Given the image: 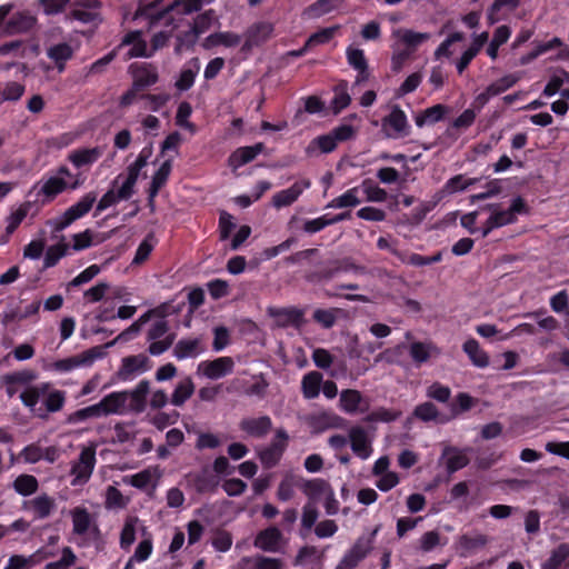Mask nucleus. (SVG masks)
Segmentation results:
<instances>
[{"mask_svg": "<svg viewBox=\"0 0 569 569\" xmlns=\"http://www.w3.org/2000/svg\"><path fill=\"white\" fill-rule=\"evenodd\" d=\"M13 3H4L0 6V29L4 36H16L29 33L37 26V18L27 10L18 11L8 16L13 9Z\"/></svg>", "mask_w": 569, "mask_h": 569, "instance_id": "1", "label": "nucleus"}, {"mask_svg": "<svg viewBox=\"0 0 569 569\" xmlns=\"http://www.w3.org/2000/svg\"><path fill=\"white\" fill-rule=\"evenodd\" d=\"M113 346V342L106 345L94 346L84 350L83 352L68 357L64 359L56 360L51 368L57 372H70L79 367H91L94 361L103 359L107 356L106 349Z\"/></svg>", "mask_w": 569, "mask_h": 569, "instance_id": "2", "label": "nucleus"}, {"mask_svg": "<svg viewBox=\"0 0 569 569\" xmlns=\"http://www.w3.org/2000/svg\"><path fill=\"white\" fill-rule=\"evenodd\" d=\"M96 200L97 194L94 192H88L77 203L68 208L62 216L50 220L49 223L53 226L56 232H60L76 220L84 217L91 210Z\"/></svg>", "mask_w": 569, "mask_h": 569, "instance_id": "3", "label": "nucleus"}, {"mask_svg": "<svg viewBox=\"0 0 569 569\" xmlns=\"http://www.w3.org/2000/svg\"><path fill=\"white\" fill-rule=\"evenodd\" d=\"M381 129L387 138H406L411 133V126L406 112L398 104H393L389 114L381 120Z\"/></svg>", "mask_w": 569, "mask_h": 569, "instance_id": "4", "label": "nucleus"}, {"mask_svg": "<svg viewBox=\"0 0 569 569\" xmlns=\"http://www.w3.org/2000/svg\"><path fill=\"white\" fill-rule=\"evenodd\" d=\"M487 208L491 211V214L489 216L490 222L496 228L515 223L517 221V214L529 213V207L520 196L512 199L511 204L507 210H499V204L496 203L488 204Z\"/></svg>", "mask_w": 569, "mask_h": 569, "instance_id": "5", "label": "nucleus"}, {"mask_svg": "<svg viewBox=\"0 0 569 569\" xmlns=\"http://www.w3.org/2000/svg\"><path fill=\"white\" fill-rule=\"evenodd\" d=\"M128 71L132 77V84L136 89L143 91L159 81V71L157 66L151 62H133Z\"/></svg>", "mask_w": 569, "mask_h": 569, "instance_id": "6", "label": "nucleus"}, {"mask_svg": "<svg viewBox=\"0 0 569 569\" xmlns=\"http://www.w3.org/2000/svg\"><path fill=\"white\" fill-rule=\"evenodd\" d=\"M151 369L150 359L143 355H132L122 358L121 366L117 371V377L120 381H130L136 376L147 372Z\"/></svg>", "mask_w": 569, "mask_h": 569, "instance_id": "7", "label": "nucleus"}, {"mask_svg": "<svg viewBox=\"0 0 569 569\" xmlns=\"http://www.w3.org/2000/svg\"><path fill=\"white\" fill-rule=\"evenodd\" d=\"M288 439L289 436L286 430L278 429L276 431V437L269 447L264 448L259 453L260 461L264 468H273L279 463L283 452L287 449Z\"/></svg>", "mask_w": 569, "mask_h": 569, "instance_id": "8", "label": "nucleus"}, {"mask_svg": "<svg viewBox=\"0 0 569 569\" xmlns=\"http://www.w3.org/2000/svg\"><path fill=\"white\" fill-rule=\"evenodd\" d=\"M96 462V445L91 443L82 448L78 460L71 467V475L79 482H87L93 472Z\"/></svg>", "mask_w": 569, "mask_h": 569, "instance_id": "9", "label": "nucleus"}, {"mask_svg": "<svg viewBox=\"0 0 569 569\" xmlns=\"http://www.w3.org/2000/svg\"><path fill=\"white\" fill-rule=\"evenodd\" d=\"M127 46H131V48L124 54L123 61H129L133 58L152 57V52L148 50L147 41L142 38V31L140 30H132L127 32L117 47H120L121 50L123 47Z\"/></svg>", "mask_w": 569, "mask_h": 569, "instance_id": "10", "label": "nucleus"}, {"mask_svg": "<svg viewBox=\"0 0 569 569\" xmlns=\"http://www.w3.org/2000/svg\"><path fill=\"white\" fill-rule=\"evenodd\" d=\"M78 186V181L69 186L62 177H50L42 183L41 188L39 189L37 193V200L41 201L42 204H47L53 201L58 194L62 193L68 188L77 189Z\"/></svg>", "mask_w": 569, "mask_h": 569, "instance_id": "11", "label": "nucleus"}, {"mask_svg": "<svg viewBox=\"0 0 569 569\" xmlns=\"http://www.w3.org/2000/svg\"><path fill=\"white\" fill-rule=\"evenodd\" d=\"M234 362L230 357H220L214 360L201 361L198 371L209 379L216 380L231 373Z\"/></svg>", "mask_w": 569, "mask_h": 569, "instance_id": "12", "label": "nucleus"}, {"mask_svg": "<svg viewBox=\"0 0 569 569\" xmlns=\"http://www.w3.org/2000/svg\"><path fill=\"white\" fill-rule=\"evenodd\" d=\"M311 187L309 179H303L295 182L291 187L280 190L272 196V204L277 209L291 206L298 200L306 189Z\"/></svg>", "mask_w": 569, "mask_h": 569, "instance_id": "13", "label": "nucleus"}, {"mask_svg": "<svg viewBox=\"0 0 569 569\" xmlns=\"http://www.w3.org/2000/svg\"><path fill=\"white\" fill-rule=\"evenodd\" d=\"M269 315L276 320L278 326L283 328L289 326L299 328L305 322L303 310L298 309L296 307L270 308Z\"/></svg>", "mask_w": 569, "mask_h": 569, "instance_id": "14", "label": "nucleus"}, {"mask_svg": "<svg viewBox=\"0 0 569 569\" xmlns=\"http://www.w3.org/2000/svg\"><path fill=\"white\" fill-rule=\"evenodd\" d=\"M264 144L257 142L253 146H246L237 148L228 159L229 167L236 171L244 164L253 161L256 157L264 151Z\"/></svg>", "mask_w": 569, "mask_h": 569, "instance_id": "15", "label": "nucleus"}, {"mask_svg": "<svg viewBox=\"0 0 569 569\" xmlns=\"http://www.w3.org/2000/svg\"><path fill=\"white\" fill-rule=\"evenodd\" d=\"M349 440L352 452L360 459H368L372 453L371 441L367 431L359 426L349 430Z\"/></svg>", "mask_w": 569, "mask_h": 569, "instance_id": "16", "label": "nucleus"}, {"mask_svg": "<svg viewBox=\"0 0 569 569\" xmlns=\"http://www.w3.org/2000/svg\"><path fill=\"white\" fill-rule=\"evenodd\" d=\"M186 481L199 495L212 493L219 486V479L213 475H209L206 470L188 473Z\"/></svg>", "mask_w": 569, "mask_h": 569, "instance_id": "17", "label": "nucleus"}, {"mask_svg": "<svg viewBox=\"0 0 569 569\" xmlns=\"http://www.w3.org/2000/svg\"><path fill=\"white\" fill-rule=\"evenodd\" d=\"M239 428L241 431L253 438H263L272 429V420L269 416L258 418H243Z\"/></svg>", "mask_w": 569, "mask_h": 569, "instance_id": "18", "label": "nucleus"}, {"mask_svg": "<svg viewBox=\"0 0 569 569\" xmlns=\"http://www.w3.org/2000/svg\"><path fill=\"white\" fill-rule=\"evenodd\" d=\"M339 402L341 410L349 415L357 411L365 412L369 409V403L363 400L361 392L356 389L342 390Z\"/></svg>", "mask_w": 569, "mask_h": 569, "instance_id": "19", "label": "nucleus"}, {"mask_svg": "<svg viewBox=\"0 0 569 569\" xmlns=\"http://www.w3.org/2000/svg\"><path fill=\"white\" fill-rule=\"evenodd\" d=\"M369 551V543L363 542L361 539L358 540L343 556L336 569H355Z\"/></svg>", "mask_w": 569, "mask_h": 569, "instance_id": "20", "label": "nucleus"}, {"mask_svg": "<svg viewBox=\"0 0 569 569\" xmlns=\"http://www.w3.org/2000/svg\"><path fill=\"white\" fill-rule=\"evenodd\" d=\"M282 533L277 527H269L261 530L254 538V547L268 551L276 552L281 541Z\"/></svg>", "mask_w": 569, "mask_h": 569, "instance_id": "21", "label": "nucleus"}, {"mask_svg": "<svg viewBox=\"0 0 569 569\" xmlns=\"http://www.w3.org/2000/svg\"><path fill=\"white\" fill-rule=\"evenodd\" d=\"M23 507L32 510L36 519H46L56 509V500L47 493H43L32 500L26 501Z\"/></svg>", "mask_w": 569, "mask_h": 569, "instance_id": "22", "label": "nucleus"}, {"mask_svg": "<svg viewBox=\"0 0 569 569\" xmlns=\"http://www.w3.org/2000/svg\"><path fill=\"white\" fill-rule=\"evenodd\" d=\"M150 391V382L143 379L138 382L133 390L127 391L130 398V409L134 412H143L147 407V396Z\"/></svg>", "mask_w": 569, "mask_h": 569, "instance_id": "23", "label": "nucleus"}, {"mask_svg": "<svg viewBox=\"0 0 569 569\" xmlns=\"http://www.w3.org/2000/svg\"><path fill=\"white\" fill-rule=\"evenodd\" d=\"M448 111L449 107H447L446 104L438 103L430 108H427L426 110L417 114L415 117V122L419 128L426 124H435L443 120Z\"/></svg>", "mask_w": 569, "mask_h": 569, "instance_id": "24", "label": "nucleus"}, {"mask_svg": "<svg viewBox=\"0 0 569 569\" xmlns=\"http://www.w3.org/2000/svg\"><path fill=\"white\" fill-rule=\"evenodd\" d=\"M102 154L99 147L82 148L72 151L68 159L76 168H82L94 163Z\"/></svg>", "mask_w": 569, "mask_h": 569, "instance_id": "25", "label": "nucleus"}, {"mask_svg": "<svg viewBox=\"0 0 569 569\" xmlns=\"http://www.w3.org/2000/svg\"><path fill=\"white\" fill-rule=\"evenodd\" d=\"M442 457L447 458L446 469L450 475L467 467L470 462L468 456L456 447H446L443 449Z\"/></svg>", "mask_w": 569, "mask_h": 569, "instance_id": "26", "label": "nucleus"}, {"mask_svg": "<svg viewBox=\"0 0 569 569\" xmlns=\"http://www.w3.org/2000/svg\"><path fill=\"white\" fill-rule=\"evenodd\" d=\"M47 56L54 62L59 72H62L66 68V62L72 58L73 50L69 43L61 42L48 48Z\"/></svg>", "mask_w": 569, "mask_h": 569, "instance_id": "27", "label": "nucleus"}, {"mask_svg": "<svg viewBox=\"0 0 569 569\" xmlns=\"http://www.w3.org/2000/svg\"><path fill=\"white\" fill-rule=\"evenodd\" d=\"M346 54L348 63L359 72L357 82L366 80L368 78V62L363 50L348 47Z\"/></svg>", "mask_w": 569, "mask_h": 569, "instance_id": "28", "label": "nucleus"}, {"mask_svg": "<svg viewBox=\"0 0 569 569\" xmlns=\"http://www.w3.org/2000/svg\"><path fill=\"white\" fill-rule=\"evenodd\" d=\"M188 64L190 67H184L181 70L179 78L174 83L176 88L180 91H187L193 86L196 77L200 70V60L198 58H192Z\"/></svg>", "mask_w": 569, "mask_h": 569, "instance_id": "29", "label": "nucleus"}, {"mask_svg": "<svg viewBox=\"0 0 569 569\" xmlns=\"http://www.w3.org/2000/svg\"><path fill=\"white\" fill-rule=\"evenodd\" d=\"M128 400L127 391H113L100 400L104 416L118 413L126 406Z\"/></svg>", "mask_w": 569, "mask_h": 569, "instance_id": "30", "label": "nucleus"}, {"mask_svg": "<svg viewBox=\"0 0 569 569\" xmlns=\"http://www.w3.org/2000/svg\"><path fill=\"white\" fill-rule=\"evenodd\" d=\"M322 383V373L310 371L302 377L301 391L305 399H315L319 396Z\"/></svg>", "mask_w": 569, "mask_h": 569, "instance_id": "31", "label": "nucleus"}, {"mask_svg": "<svg viewBox=\"0 0 569 569\" xmlns=\"http://www.w3.org/2000/svg\"><path fill=\"white\" fill-rule=\"evenodd\" d=\"M462 350L467 353L472 365L478 368H486L489 366V357L486 351L480 348L479 342L470 338L465 341Z\"/></svg>", "mask_w": 569, "mask_h": 569, "instance_id": "32", "label": "nucleus"}, {"mask_svg": "<svg viewBox=\"0 0 569 569\" xmlns=\"http://www.w3.org/2000/svg\"><path fill=\"white\" fill-rule=\"evenodd\" d=\"M478 180V178H465L463 174H457L450 178L438 191V193L441 194V198L443 199L448 194L468 189L469 187L476 184Z\"/></svg>", "mask_w": 569, "mask_h": 569, "instance_id": "33", "label": "nucleus"}, {"mask_svg": "<svg viewBox=\"0 0 569 569\" xmlns=\"http://www.w3.org/2000/svg\"><path fill=\"white\" fill-rule=\"evenodd\" d=\"M341 420H342V418L339 417L338 415L323 411L318 415L310 416L309 417V426L315 431L321 432L327 429L338 427Z\"/></svg>", "mask_w": 569, "mask_h": 569, "instance_id": "34", "label": "nucleus"}, {"mask_svg": "<svg viewBox=\"0 0 569 569\" xmlns=\"http://www.w3.org/2000/svg\"><path fill=\"white\" fill-rule=\"evenodd\" d=\"M172 170V159H167L161 163L159 169L154 172L151 178V182L149 186L150 196L157 197L160 189L166 186L169 180L170 173Z\"/></svg>", "mask_w": 569, "mask_h": 569, "instance_id": "35", "label": "nucleus"}, {"mask_svg": "<svg viewBox=\"0 0 569 569\" xmlns=\"http://www.w3.org/2000/svg\"><path fill=\"white\" fill-rule=\"evenodd\" d=\"M569 559V543L561 542L551 550L549 558L542 562L541 569H559Z\"/></svg>", "mask_w": 569, "mask_h": 569, "instance_id": "36", "label": "nucleus"}, {"mask_svg": "<svg viewBox=\"0 0 569 569\" xmlns=\"http://www.w3.org/2000/svg\"><path fill=\"white\" fill-rule=\"evenodd\" d=\"M142 169L143 167L137 166L136 162H132L128 166L127 177L120 186V197L131 198L133 196L134 187Z\"/></svg>", "mask_w": 569, "mask_h": 569, "instance_id": "37", "label": "nucleus"}, {"mask_svg": "<svg viewBox=\"0 0 569 569\" xmlns=\"http://www.w3.org/2000/svg\"><path fill=\"white\" fill-rule=\"evenodd\" d=\"M69 244L64 242V238H61V241L57 244L50 246L44 254L43 259V268H52L58 264L61 258L68 254Z\"/></svg>", "mask_w": 569, "mask_h": 569, "instance_id": "38", "label": "nucleus"}, {"mask_svg": "<svg viewBox=\"0 0 569 569\" xmlns=\"http://www.w3.org/2000/svg\"><path fill=\"white\" fill-rule=\"evenodd\" d=\"M194 392V383L190 377L184 378L174 388L171 396V403L181 407Z\"/></svg>", "mask_w": 569, "mask_h": 569, "instance_id": "39", "label": "nucleus"}, {"mask_svg": "<svg viewBox=\"0 0 569 569\" xmlns=\"http://www.w3.org/2000/svg\"><path fill=\"white\" fill-rule=\"evenodd\" d=\"M73 533L82 536L91 526V516L84 507H76L71 510Z\"/></svg>", "mask_w": 569, "mask_h": 569, "instance_id": "40", "label": "nucleus"}, {"mask_svg": "<svg viewBox=\"0 0 569 569\" xmlns=\"http://www.w3.org/2000/svg\"><path fill=\"white\" fill-rule=\"evenodd\" d=\"M37 373L33 370H21L12 373L4 375L2 377L7 385V392L9 396H13L14 389L11 388L13 385H27L36 380Z\"/></svg>", "mask_w": 569, "mask_h": 569, "instance_id": "41", "label": "nucleus"}, {"mask_svg": "<svg viewBox=\"0 0 569 569\" xmlns=\"http://www.w3.org/2000/svg\"><path fill=\"white\" fill-rule=\"evenodd\" d=\"M212 22L211 11L203 12L199 14L191 27L190 30L184 32V37H190V43L194 44L198 37L204 33L210 27Z\"/></svg>", "mask_w": 569, "mask_h": 569, "instance_id": "42", "label": "nucleus"}, {"mask_svg": "<svg viewBox=\"0 0 569 569\" xmlns=\"http://www.w3.org/2000/svg\"><path fill=\"white\" fill-rule=\"evenodd\" d=\"M32 206H33V203L31 201H24L14 211H12L10 213V216L7 218V227H6L7 234L10 236L18 229V227L21 224V222L28 216Z\"/></svg>", "mask_w": 569, "mask_h": 569, "instance_id": "43", "label": "nucleus"}, {"mask_svg": "<svg viewBox=\"0 0 569 569\" xmlns=\"http://www.w3.org/2000/svg\"><path fill=\"white\" fill-rule=\"evenodd\" d=\"M199 339H181L173 348V356L178 360L193 358L199 353Z\"/></svg>", "mask_w": 569, "mask_h": 569, "instance_id": "44", "label": "nucleus"}, {"mask_svg": "<svg viewBox=\"0 0 569 569\" xmlns=\"http://www.w3.org/2000/svg\"><path fill=\"white\" fill-rule=\"evenodd\" d=\"M12 486L17 493L28 497L38 490L39 482L32 475H20L14 479Z\"/></svg>", "mask_w": 569, "mask_h": 569, "instance_id": "45", "label": "nucleus"}, {"mask_svg": "<svg viewBox=\"0 0 569 569\" xmlns=\"http://www.w3.org/2000/svg\"><path fill=\"white\" fill-rule=\"evenodd\" d=\"M337 144L338 143H337L336 139L333 138L332 133L329 132L327 134H321V136H318L315 139H312L310 141V143L308 144L306 152L308 154H312V152L316 149H319L322 153H330V152L335 151V149L337 148Z\"/></svg>", "mask_w": 569, "mask_h": 569, "instance_id": "46", "label": "nucleus"}, {"mask_svg": "<svg viewBox=\"0 0 569 569\" xmlns=\"http://www.w3.org/2000/svg\"><path fill=\"white\" fill-rule=\"evenodd\" d=\"M397 36H399L401 42L405 43L406 47L413 52L421 43L430 38L429 33L416 32L410 29L398 30Z\"/></svg>", "mask_w": 569, "mask_h": 569, "instance_id": "47", "label": "nucleus"}, {"mask_svg": "<svg viewBox=\"0 0 569 569\" xmlns=\"http://www.w3.org/2000/svg\"><path fill=\"white\" fill-rule=\"evenodd\" d=\"M351 102V98L347 90V83H339L335 87V96L331 100V108L333 114L340 113Z\"/></svg>", "mask_w": 569, "mask_h": 569, "instance_id": "48", "label": "nucleus"}, {"mask_svg": "<svg viewBox=\"0 0 569 569\" xmlns=\"http://www.w3.org/2000/svg\"><path fill=\"white\" fill-rule=\"evenodd\" d=\"M519 80L520 77L517 74H506L490 83L487 87V92L489 96H499L512 88Z\"/></svg>", "mask_w": 569, "mask_h": 569, "instance_id": "49", "label": "nucleus"}, {"mask_svg": "<svg viewBox=\"0 0 569 569\" xmlns=\"http://www.w3.org/2000/svg\"><path fill=\"white\" fill-rule=\"evenodd\" d=\"M273 32V26L269 22H258L249 30V41L253 44H260L267 41Z\"/></svg>", "mask_w": 569, "mask_h": 569, "instance_id": "50", "label": "nucleus"}, {"mask_svg": "<svg viewBox=\"0 0 569 569\" xmlns=\"http://www.w3.org/2000/svg\"><path fill=\"white\" fill-rule=\"evenodd\" d=\"M412 416L423 422L438 421L439 410L433 402L426 401L416 406Z\"/></svg>", "mask_w": 569, "mask_h": 569, "instance_id": "51", "label": "nucleus"}, {"mask_svg": "<svg viewBox=\"0 0 569 569\" xmlns=\"http://www.w3.org/2000/svg\"><path fill=\"white\" fill-rule=\"evenodd\" d=\"M156 244L154 234L152 232L148 233L144 239L140 242L136 250L134 258L132 260L133 264H141L148 260L150 253L152 252Z\"/></svg>", "mask_w": 569, "mask_h": 569, "instance_id": "52", "label": "nucleus"}, {"mask_svg": "<svg viewBox=\"0 0 569 569\" xmlns=\"http://www.w3.org/2000/svg\"><path fill=\"white\" fill-rule=\"evenodd\" d=\"M476 403V399L467 392H459L450 405L452 417L469 411Z\"/></svg>", "mask_w": 569, "mask_h": 569, "instance_id": "53", "label": "nucleus"}, {"mask_svg": "<svg viewBox=\"0 0 569 569\" xmlns=\"http://www.w3.org/2000/svg\"><path fill=\"white\" fill-rule=\"evenodd\" d=\"M401 416L400 411L379 407L363 418L366 422H392Z\"/></svg>", "mask_w": 569, "mask_h": 569, "instance_id": "54", "label": "nucleus"}, {"mask_svg": "<svg viewBox=\"0 0 569 569\" xmlns=\"http://www.w3.org/2000/svg\"><path fill=\"white\" fill-rule=\"evenodd\" d=\"M339 28H340L339 26L327 27V28H322L319 31L312 33L307 39V47L312 48V47H316L319 44L329 43L336 36Z\"/></svg>", "mask_w": 569, "mask_h": 569, "instance_id": "55", "label": "nucleus"}, {"mask_svg": "<svg viewBox=\"0 0 569 569\" xmlns=\"http://www.w3.org/2000/svg\"><path fill=\"white\" fill-rule=\"evenodd\" d=\"M488 543V538L485 535H462L459 539L460 548L467 553H471L477 549L485 547Z\"/></svg>", "mask_w": 569, "mask_h": 569, "instance_id": "56", "label": "nucleus"}, {"mask_svg": "<svg viewBox=\"0 0 569 569\" xmlns=\"http://www.w3.org/2000/svg\"><path fill=\"white\" fill-rule=\"evenodd\" d=\"M360 203V200L358 198V188H351L347 190L341 196L335 198L328 207L331 208H348V207H356Z\"/></svg>", "mask_w": 569, "mask_h": 569, "instance_id": "57", "label": "nucleus"}, {"mask_svg": "<svg viewBox=\"0 0 569 569\" xmlns=\"http://www.w3.org/2000/svg\"><path fill=\"white\" fill-rule=\"evenodd\" d=\"M26 91L24 84L17 81H9L4 84L0 91L1 101H18L21 99Z\"/></svg>", "mask_w": 569, "mask_h": 569, "instance_id": "58", "label": "nucleus"}, {"mask_svg": "<svg viewBox=\"0 0 569 569\" xmlns=\"http://www.w3.org/2000/svg\"><path fill=\"white\" fill-rule=\"evenodd\" d=\"M520 4V0H495L488 9L487 19L489 24H495L499 21L498 12L503 8L508 7L510 10H515Z\"/></svg>", "mask_w": 569, "mask_h": 569, "instance_id": "59", "label": "nucleus"}, {"mask_svg": "<svg viewBox=\"0 0 569 569\" xmlns=\"http://www.w3.org/2000/svg\"><path fill=\"white\" fill-rule=\"evenodd\" d=\"M409 353L413 362L419 367L430 358V346L420 341H415L409 347Z\"/></svg>", "mask_w": 569, "mask_h": 569, "instance_id": "60", "label": "nucleus"}, {"mask_svg": "<svg viewBox=\"0 0 569 569\" xmlns=\"http://www.w3.org/2000/svg\"><path fill=\"white\" fill-rule=\"evenodd\" d=\"M332 489L331 486L323 479L309 480L305 485V492L311 499H318L321 495H327Z\"/></svg>", "mask_w": 569, "mask_h": 569, "instance_id": "61", "label": "nucleus"}, {"mask_svg": "<svg viewBox=\"0 0 569 569\" xmlns=\"http://www.w3.org/2000/svg\"><path fill=\"white\" fill-rule=\"evenodd\" d=\"M362 188L369 201L383 202L387 199V191L377 186L371 179L362 181Z\"/></svg>", "mask_w": 569, "mask_h": 569, "instance_id": "62", "label": "nucleus"}, {"mask_svg": "<svg viewBox=\"0 0 569 569\" xmlns=\"http://www.w3.org/2000/svg\"><path fill=\"white\" fill-rule=\"evenodd\" d=\"M450 396H451L450 388L440 382H433L427 389V397H429L438 402H441V403L448 402L450 399Z\"/></svg>", "mask_w": 569, "mask_h": 569, "instance_id": "63", "label": "nucleus"}, {"mask_svg": "<svg viewBox=\"0 0 569 569\" xmlns=\"http://www.w3.org/2000/svg\"><path fill=\"white\" fill-rule=\"evenodd\" d=\"M36 565L34 555L24 557L21 555H13L9 558L3 569H29Z\"/></svg>", "mask_w": 569, "mask_h": 569, "instance_id": "64", "label": "nucleus"}]
</instances>
